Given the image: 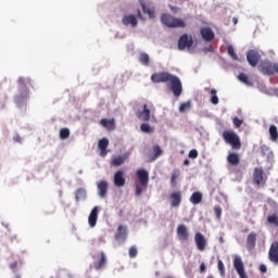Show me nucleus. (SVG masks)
I'll list each match as a JSON object with an SVG mask.
<instances>
[{
    "instance_id": "nucleus-1",
    "label": "nucleus",
    "mask_w": 278,
    "mask_h": 278,
    "mask_svg": "<svg viewBox=\"0 0 278 278\" xmlns=\"http://www.w3.org/2000/svg\"><path fill=\"white\" fill-rule=\"evenodd\" d=\"M151 81L153 84H167L174 97H181V92H184V86L181 85V79H179V77L168 72H160V73L152 74Z\"/></svg>"
},
{
    "instance_id": "nucleus-2",
    "label": "nucleus",
    "mask_w": 278,
    "mask_h": 278,
    "mask_svg": "<svg viewBox=\"0 0 278 278\" xmlns=\"http://www.w3.org/2000/svg\"><path fill=\"white\" fill-rule=\"evenodd\" d=\"M222 136L226 144H230L231 149H235L236 151L242 149V141L236 131L225 130Z\"/></svg>"
},
{
    "instance_id": "nucleus-3",
    "label": "nucleus",
    "mask_w": 278,
    "mask_h": 278,
    "mask_svg": "<svg viewBox=\"0 0 278 278\" xmlns=\"http://www.w3.org/2000/svg\"><path fill=\"white\" fill-rule=\"evenodd\" d=\"M161 22L169 28L186 27V22H184V20L177 18L170 14H163L161 16Z\"/></svg>"
},
{
    "instance_id": "nucleus-4",
    "label": "nucleus",
    "mask_w": 278,
    "mask_h": 278,
    "mask_svg": "<svg viewBox=\"0 0 278 278\" xmlns=\"http://www.w3.org/2000/svg\"><path fill=\"white\" fill-rule=\"evenodd\" d=\"M138 18L142 21V11H140V9L137 10V16L134 14L124 15L122 23L125 27H138Z\"/></svg>"
},
{
    "instance_id": "nucleus-5",
    "label": "nucleus",
    "mask_w": 278,
    "mask_h": 278,
    "mask_svg": "<svg viewBox=\"0 0 278 278\" xmlns=\"http://www.w3.org/2000/svg\"><path fill=\"white\" fill-rule=\"evenodd\" d=\"M18 86L21 93L15 97V103L16 105H22V103L27 101V86L25 85V80L23 78L18 79Z\"/></svg>"
},
{
    "instance_id": "nucleus-6",
    "label": "nucleus",
    "mask_w": 278,
    "mask_h": 278,
    "mask_svg": "<svg viewBox=\"0 0 278 278\" xmlns=\"http://www.w3.org/2000/svg\"><path fill=\"white\" fill-rule=\"evenodd\" d=\"M192 45H194L192 36H189L188 34H184L180 36L178 40L179 51H185V49H191Z\"/></svg>"
},
{
    "instance_id": "nucleus-7",
    "label": "nucleus",
    "mask_w": 278,
    "mask_h": 278,
    "mask_svg": "<svg viewBox=\"0 0 278 278\" xmlns=\"http://www.w3.org/2000/svg\"><path fill=\"white\" fill-rule=\"evenodd\" d=\"M151 108H153L152 104H143L142 111H138L136 114L137 118L143 123H149L151 121Z\"/></svg>"
},
{
    "instance_id": "nucleus-8",
    "label": "nucleus",
    "mask_w": 278,
    "mask_h": 278,
    "mask_svg": "<svg viewBox=\"0 0 278 278\" xmlns=\"http://www.w3.org/2000/svg\"><path fill=\"white\" fill-rule=\"evenodd\" d=\"M268 260L275 266H278V241L271 242L268 251Z\"/></svg>"
},
{
    "instance_id": "nucleus-9",
    "label": "nucleus",
    "mask_w": 278,
    "mask_h": 278,
    "mask_svg": "<svg viewBox=\"0 0 278 278\" xmlns=\"http://www.w3.org/2000/svg\"><path fill=\"white\" fill-rule=\"evenodd\" d=\"M258 71H261L263 75H275L276 73L275 64L268 61H263L258 65Z\"/></svg>"
},
{
    "instance_id": "nucleus-10",
    "label": "nucleus",
    "mask_w": 278,
    "mask_h": 278,
    "mask_svg": "<svg viewBox=\"0 0 278 278\" xmlns=\"http://www.w3.org/2000/svg\"><path fill=\"white\" fill-rule=\"evenodd\" d=\"M247 60L250 66H256L260 64V60H262V55L257 50H249L247 53Z\"/></svg>"
},
{
    "instance_id": "nucleus-11",
    "label": "nucleus",
    "mask_w": 278,
    "mask_h": 278,
    "mask_svg": "<svg viewBox=\"0 0 278 278\" xmlns=\"http://www.w3.org/2000/svg\"><path fill=\"white\" fill-rule=\"evenodd\" d=\"M233 266L240 278H249V276H247V271H244V263L240 256L235 257Z\"/></svg>"
},
{
    "instance_id": "nucleus-12",
    "label": "nucleus",
    "mask_w": 278,
    "mask_h": 278,
    "mask_svg": "<svg viewBox=\"0 0 278 278\" xmlns=\"http://www.w3.org/2000/svg\"><path fill=\"white\" fill-rule=\"evenodd\" d=\"M137 177L142 188L147 190V186H149V172L144 168H140L137 170Z\"/></svg>"
},
{
    "instance_id": "nucleus-13",
    "label": "nucleus",
    "mask_w": 278,
    "mask_h": 278,
    "mask_svg": "<svg viewBox=\"0 0 278 278\" xmlns=\"http://www.w3.org/2000/svg\"><path fill=\"white\" fill-rule=\"evenodd\" d=\"M253 182L255 186H262V184H266V180L264 179V169L262 167L254 168Z\"/></svg>"
},
{
    "instance_id": "nucleus-14",
    "label": "nucleus",
    "mask_w": 278,
    "mask_h": 278,
    "mask_svg": "<svg viewBox=\"0 0 278 278\" xmlns=\"http://www.w3.org/2000/svg\"><path fill=\"white\" fill-rule=\"evenodd\" d=\"M194 242L198 251H205V248L207 247V240H205V237L201 232L195 233Z\"/></svg>"
},
{
    "instance_id": "nucleus-15",
    "label": "nucleus",
    "mask_w": 278,
    "mask_h": 278,
    "mask_svg": "<svg viewBox=\"0 0 278 278\" xmlns=\"http://www.w3.org/2000/svg\"><path fill=\"white\" fill-rule=\"evenodd\" d=\"M256 244H257V233L252 231L247 237V250L255 251Z\"/></svg>"
},
{
    "instance_id": "nucleus-16",
    "label": "nucleus",
    "mask_w": 278,
    "mask_h": 278,
    "mask_svg": "<svg viewBox=\"0 0 278 278\" xmlns=\"http://www.w3.org/2000/svg\"><path fill=\"white\" fill-rule=\"evenodd\" d=\"M177 236L180 241L188 242V240L190 238V233L188 232V228L186 227V225L180 224L177 227Z\"/></svg>"
},
{
    "instance_id": "nucleus-17",
    "label": "nucleus",
    "mask_w": 278,
    "mask_h": 278,
    "mask_svg": "<svg viewBox=\"0 0 278 278\" xmlns=\"http://www.w3.org/2000/svg\"><path fill=\"white\" fill-rule=\"evenodd\" d=\"M114 186H116V188H123V186H125V172L123 169L114 174Z\"/></svg>"
},
{
    "instance_id": "nucleus-18",
    "label": "nucleus",
    "mask_w": 278,
    "mask_h": 278,
    "mask_svg": "<svg viewBox=\"0 0 278 278\" xmlns=\"http://www.w3.org/2000/svg\"><path fill=\"white\" fill-rule=\"evenodd\" d=\"M181 191H175L173 193L169 194V201H170V205L172 207H179V205H181Z\"/></svg>"
},
{
    "instance_id": "nucleus-19",
    "label": "nucleus",
    "mask_w": 278,
    "mask_h": 278,
    "mask_svg": "<svg viewBox=\"0 0 278 278\" xmlns=\"http://www.w3.org/2000/svg\"><path fill=\"white\" fill-rule=\"evenodd\" d=\"M200 34L205 42H212L214 40V31L210 27H202Z\"/></svg>"
},
{
    "instance_id": "nucleus-20",
    "label": "nucleus",
    "mask_w": 278,
    "mask_h": 278,
    "mask_svg": "<svg viewBox=\"0 0 278 278\" xmlns=\"http://www.w3.org/2000/svg\"><path fill=\"white\" fill-rule=\"evenodd\" d=\"M108 147H110V140H108V138L99 140L98 148L100 149L101 157H105V155H108Z\"/></svg>"
},
{
    "instance_id": "nucleus-21",
    "label": "nucleus",
    "mask_w": 278,
    "mask_h": 278,
    "mask_svg": "<svg viewBox=\"0 0 278 278\" xmlns=\"http://www.w3.org/2000/svg\"><path fill=\"white\" fill-rule=\"evenodd\" d=\"M98 219H99V206H94L88 218L89 226L97 227Z\"/></svg>"
},
{
    "instance_id": "nucleus-22",
    "label": "nucleus",
    "mask_w": 278,
    "mask_h": 278,
    "mask_svg": "<svg viewBox=\"0 0 278 278\" xmlns=\"http://www.w3.org/2000/svg\"><path fill=\"white\" fill-rule=\"evenodd\" d=\"M98 194L101 199H105V197H108V181L102 180L98 182Z\"/></svg>"
},
{
    "instance_id": "nucleus-23",
    "label": "nucleus",
    "mask_w": 278,
    "mask_h": 278,
    "mask_svg": "<svg viewBox=\"0 0 278 278\" xmlns=\"http://www.w3.org/2000/svg\"><path fill=\"white\" fill-rule=\"evenodd\" d=\"M227 162L230 164V166H238V164H240V154L229 153L227 155Z\"/></svg>"
},
{
    "instance_id": "nucleus-24",
    "label": "nucleus",
    "mask_w": 278,
    "mask_h": 278,
    "mask_svg": "<svg viewBox=\"0 0 278 278\" xmlns=\"http://www.w3.org/2000/svg\"><path fill=\"white\" fill-rule=\"evenodd\" d=\"M190 203H192V205H199V203H201V201H203V193H201V191H194L190 199H189Z\"/></svg>"
},
{
    "instance_id": "nucleus-25",
    "label": "nucleus",
    "mask_w": 278,
    "mask_h": 278,
    "mask_svg": "<svg viewBox=\"0 0 278 278\" xmlns=\"http://www.w3.org/2000/svg\"><path fill=\"white\" fill-rule=\"evenodd\" d=\"M115 238L116 240H125L127 238V226L119 225Z\"/></svg>"
},
{
    "instance_id": "nucleus-26",
    "label": "nucleus",
    "mask_w": 278,
    "mask_h": 278,
    "mask_svg": "<svg viewBox=\"0 0 278 278\" xmlns=\"http://www.w3.org/2000/svg\"><path fill=\"white\" fill-rule=\"evenodd\" d=\"M105 264H108V258L105 257V253H100V261L94 263L96 270H101V268L105 267Z\"/></svg>"
},
{
    "instance_id": "nucleus-27",
    "label": "nucleus",
    "mask_w": 278,
    "mask_h": 278,
    "mask_svg": "<svg viewBox=\"0 0 278 278\" xmlns=\"http://www.w3.org/2000/svg\"><path fill=\"white\" fill-rule=\"evenodd\" d=\"M101 126L105 127V129H115V122L114 119H101Z\"/></svg>"
},
{
    "instance_id": "nucleus-28",
    "label": "nucleus",
    "mask_w": 278,
    "mask_h": 278,
    "mask_svg": "<svg viewBox=\"0 0 278 278\" xmlns=\"http://www.w3.org/2000/svg\"><path fill=\"white\" fill-rule=\"evenodd\" d=\"M179 175H181L179 169H174L173 170L172 177H170V184H172L173 188H177V179L179 178Z\"/></svg>"
},
{
    "instance_id": "nucleus-29",
    "label": "nucleus",
    "mask_w": 278,
    "mask_h": 278,
    "mask_svg": "<svg viewBox=\"0 0 278 278\" xmlns=\"http://www.w3.org/2000/svg\"><path fill=\"white\" fill-rule=\"evenodd\" d=\"M269 136H270V140H271L273 142H277V140H278V130H277V126L271 125V126L269 127Z\"/></svg>"
},
{
    "instance_id": "nucleus-30",
    "label": "nucleus",
    "mask_w": 278,
    "mask_h": 278,
    "mask_svg": "<svg viewBox=\"0 0 278 278\" xmlns=\"http://www.w3.org/2000/svg\"><path fill=\"white\" fill-rule=\"evenodd\" d=\"M87 197V192L86 189L84 188H79L76 192H75V199L76 201H81L84 199H86Z\"/></svg>"
},
{
    "instance_id": "nucleus-31",
    "label": "nucleus",
    "mask_w": 278,
    "mask_h": 278,
    "mask_svg": "<svg viewBox=\"0 0 278 278\" xmlns=\"http://www.w3.org/2000/svg\"><path fill=\"white\" fill-rule=\"evenodd\" d=\"M140 129L143 131V134H153L155 131V129L147 123L141 124Z\"/></svg>"
},
{
    "instance_id": "nucleus-32",
    "label": "nucleus",
    "mask_w": 278,
    "mask_h": 278,
    "mask_svg": "<svg viewBox=\"0 0 278 278\" xmlns=\"http://www.w3.org/2000/svg\"><path fill=\"white\" fill-rule=\"evenodd\" d=\"M139 62L143 64V66H149L150 58L147 52H142L139 55Z\"/></svg>"
},
{
    "instance_id": "nucleus-33",
    "label": "nucleus",
    "mask_w": 278,
    "mask_h": 278,
    "mask_svg": "<svg viewBox=\"0 0 278 278\" xmlns=\"http://www.w3.org/2000/svg\"><path fill=\"white\" fill-rule=\"evenodd\" d=\"M238 79L242 84H245V86H252L253 85L251 83V80H249V76H247V74H244V73L239 74Z\"/></svg>"
},
{
    "instance_id": "nucleus-34",
    "label": "nucleus",
    "mask_w": 278,
    "mask_h": 278,
    "mask_svg": "<svg viewBox=\"0 0 278 278\" xmlns=\"http://www.w3.org/2000/svg\"><path fill=\"white\" fill-rule=\"evenodd\" d=\"M112 166H123L125 164V157L123 156H117L112 159L111 161Z\"/></svg>"
},
{
    "instance_id": "nucleus-35",
    "label": "nucleus",
    "mask_w": 278,
    "mask_h": 278,
    "mask_svg": "<svg viewBox=\"0 0 278 278\" xmlns=\"http://www.w3.org/2000/svg\"><path fill=\"white\" fill-rule=\"evenodd\" d=\"M191 108H192V102L187 101V102L180 104L179 112H188V110H191Z\"/></svg>"
},
{
    "instance_id": "nucleus-36",
    "label": "nucleus",
    "mask_w": 278,
    "mask_h": 278,
    "mask_svg": "<svg viewBox=\"0 0 278 278\" xmlns=\"http://www.w3.org/2000/svg\"><path fill=\"white\" fill-rule=\"evenodd\" d=\"M71 137V130L68 129V128H62L61 130H60V138L62 139V140H66L67 138H70Z\"/></svg>"
},
{
    "instance_id": "nucleus-37",
    "label": "nucleus",
    "mask_w": 278,
    "mask_h": 278,
    "mask_svg": "<svg viewBox=\"0 0 278 278\" xmlns=\"http://www.w3.org/2000/svg\"><path fill=\"white\" fill-rule=\"evenodd\" d=\"M267 223H269V225H275V227H278V216H277V214L269 215L267 217Z\"/></svg>"
},
{
    "instance_id": "nucleus-38",
    "label": "nucleus",
    "mask_w": 278,
    "mask_h": 278,
    "mask_svg": "<svg viewBox=\"0 0 278 278\" xmlns=\"http://www.w3.org/2000/svg\"><path fill=\"white\" fill-rule=\"evenodd\" d=\"M216 93H217L216 89H212V90H211V94H212V97H211V103H212L213 105H218V96H216Z\"/></svg>"
},
{
    "instance_id": "nucleus-39",
    "label": "nucleus",
    "mask_w": 278,
    "mask_h": 278,
    "mask_svg": "<svg viewBox=\"0 0 278 278\" xmlns=\"http://www.w3.org/2000/svg\"><path fill=\"white\" fill-rule=\"evenodd\" d=\"M142 10L144 14H148L150 16V18H155V11L153 9H149L144 7V4H142Z\"/></svg>"
},
{
    "instance_id": "nucleus-40",
    "label": "nucleus",
    "mask_w": 278,
    "mask_h": 278,
    "mask_svg": "<svg viewBox=\"0 0 278 278\" xmlns=\"http://www.w3.org/2000/svg\"><path fill=\"white\" fill-rule=\"evenodd\" d=\"M228 54L232 60L238 61V54H236V50L232 48V46L228 47Z\"/></svg>"
},
{
    "instance_id": "nucleus-41",
    "label": "nucleus",
    "mask_w": 278,
    "mask_h": 278,
    "mask_svg": "<svg viewBox=\"0 0 278 278\" xmlns=\"http://www.w3.org/2000/svg\"><path fill=\"white\" fill-rule=\"evenodd\" d=\"M153 153H154V157H160V155H162V148H160V146H154Z\"/></svg>"
},
{
    "instance_id": "nucleus-42",
    "label": "nucleus",
    "mask_w": 278,
    "mask_h": 278,
    "mask_svg": "<svg viewBox=\"0 0 278 278\" xmlns=\"http://www.w3.org/2000/svg\"><path fill=\"white\" fill-rule=\"evenodd\" d=\"M214 212H215L216 218L220 219V216H223V208L220 206H215Z\"/></svg>"
},
{
    "instance_id": "nucleus-43",
    "label": "nucleus",
    "mask_w": 278,
    "mask_h": 278,
    "mask_svg": "<svg viewBox=\"0 0 278 278\" xmlns=\"http://www.w3.org/2000/svg\"><path fill=\"white\" fill-rule=\"evenodd\" d=\"M218 270L220 273V276L225 277V264L223 263V261H218Z\"/></svg>"
},
{
    "instance_id": "nucleus-44",
    "label": "nucleus",
    "mask_w": 278,
    "mask_h": 278,
    "mask_svg": "<svg viewBox=\"0 0 278 278\" xmlns=\"http://www.w3.org/2000/svg\"><path fill=\"white\" fill-rule=\"evenodd\" d=\"M189 157H190L191 160H197V157H199V151H197L195 149L190 150V152H189Z\"/></svg>"
},
{
    "instance_id": "nucleus-45",
    "label": "nucleus",
    "mask_w": 278,
    "mask_h": 278,
    "mask_svg": "<svg viewBox=\"0 0 278 278\" xmlns=\"http://www.w3.org/2000/svg\"><path fill=\"white\" fill-rule=\"evenodd\" d=\"M128 253L129 257H136V255H138V249L136 247H131Z\"/></svg>"
},
{
    "instance_id": "nucleus-46",
    "label": "nucleus",
    "mask_w": 278,
    "mask_h": 278,
    "mask_svg": "<svg viewBox=\"0 0 278 278\" xmlns=\"http://www.w3.org/2000/svg\"><path fill=\"white\" fill-rule=\"evenodd\" d=\"M142 192H144V189H142V186L136 185V191H135L136 197H140Z\"/></svg>"
},
{
    "instance_id": "nucleus-47",
    "label": "nucleus",
    "mask_w": 278,
    "mask_h": 278,
    "mask_svg": "<svg viewBox=\"0 0 278 278\" xmlns=\"http://www.w3.org/2000/svg\"><path fill=\"white\" fill-rule=\"evenodd\" d=\"M232 123H233L235 127H241L242 126V119H240L238 117H235L232 119Z\"/></svg>"
},
{
    "instance_id": "nucleus-48",
    "label": "nucleus",
    "mask_w": 278,
    "mask_h": 278,
    "mask_svg": "<svg viewBox=\"0 0 278 278\" xmlns=\"http://www.w3.org/2000/svg\"><path fill=\"white\" fill-rule=\"evenodd\" d=\"M267 270H268V268L266 267V265H264V264L260 265V271L261 273H266Z\"/></svg>"
},
{
    "instance_id": "nucleus-49",
    "label": "nucleus",
    "mask_w": 278,
    "mask_h": 278,
    "mask_svg": "<svg viewBox=\"0 0 278 278\" xmlns=\"http://www.w3.org/2000/svg\"><path fill=\"white\" fill-rule=\"evenodd\" d=\"M18 266V263L16 262H13L11 265H10V268L11 270H16V267Z\"/></svg>"
},
{
    "instance_id": "nucleus-50",
    "label": "nucleus",
    "mask_w": 278,
    "mask_h": 278,
    "mask_svg": "<svg viewBox=\"0 0 278 278\" xmlns=\"http://www.w3.org/2000/svg\"><path fill=\"white\" fill-rule=\"evenodd\" d=\"M205 263H202L201 265H200V273H205Z\"/></svg>"
},
{
    "instance_id": "nucleus-51",
    "label": "nucleus",
    "mask_w": 278,
    "mask_h": 278,
    "mask_svg": "<svg viewBox=\"0 0 278 278\" xmlns=\"http://www.w3.org/2000/svg\"><path fill=\"white\" fill-rule=\"evenodd\" d=\"M172 12H174V14H177V12H179V8L177 7H170Z\"/></svg>"
},
{
    "instance_id": "nucleus-52",
    "label": "nucleus",
    "mask_w": 278,
    "mask_h": 278,
    "mask_svg": "<svg viewBox=\"0 0 278 278\" xmlns=\"http://www.w3.org/2000/svg\"><path fill=\"white\" fill-rule=\"evenodd\" d=\"M13 140H14L15 142H20V143H21V136H15V137L13 138Z\"/></svg>"
},
{
    "instance_id": "nucleus-53",
    "label": "nucleus",
    "mask_w": 278,
    "mask_h": 278,
    "mask_svg": "<svg viewBox=\"0 0 278 278\" xmlns=\"http://www.w3.org/2000/svg\"><path fill=\"white\" fill-rule=\"evenodd\" d=\"M184 165H185V166H190V160L186 159V160L184 161Z\"/></svg>"
},
{
    "instance_id": "nucleus-54",
    "label": "nucleus",
    "mask_w": 278,
    "mask_h": 278,
    "mask_svg": "<svg viewBox=\"0 0 278 278\" xmlns=\"http://www.w3.org/2000/svg\"><path fill=\"white\" fill-rule=\"evenodd\" d=\"M232 23H233L235 25H238V17H233V18H232Z\"/></svg>"
},
{
    "instance_id": "nucleus-55",
    "label": "nucleus",
    "mask_w": 278,
    "mask_h": 278,
    "mask_svg": "<svg viewBox=\"0 0 278 278\" xmlns=\"http://www.w3.org/2000/svg\"><path fill=\"white\" fill-rule=\"evenodd\" d=\"M276 73H278V64H275Z\"/></svg>"
},
{
    "instance_id": "nucleus-56",
    "label": "nucleus",
    "mask_w": 278,
    "mask_h": 278,
    "mask_svg": "<svg viewBox=\"0 0 278 278\" xmlns=\"http://www.w3.org/2000/svg\"><path fill=\"white\" fill-rule=\"evenodd\" d=\"M219 242H223V238L219 239Z\"/></svg>"
},
{
    "instance_id": "nucleus-57",
    "label": "nucleus",
    "mask_w": 278,
    "mask_h": 278,
    "mask_svg": "<svg viewBox=\"0 0 278 278\" xmlns=\"http://www.w3.org/2000/svg\"><path fill=\"white\" fill-rule=\"evenodd\" d=\"M207 278H214V276H208Z\"/></svg>"
}]
</instances>
